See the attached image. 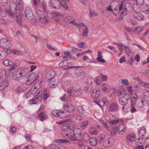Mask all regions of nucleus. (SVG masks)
Listing matches in <instances>:
<instances>
[{"label": "nucleus", "mask_w": 149, "mask_h": 149, "mask_svg": "<svg viewBox=\"0 0 149 149\" xmlns=\"http://www.w3.org/2000/svg\"><path fill=\"white\" fill-rule=\"evenodd\" d=\"M94 81V80L92 78H89L87 79V83L89 85L92 86V84Z\"/></svg>", "instance_id": "60"}, {"label": "nucleus", "mask_w": 149, "mask_h": 149, "mask_svg": "<svg viewBox=\"0 0 149 149\" xmlns=\"http://www.w3.org/2000/svg\"><path fill=\"white\" fill-rule=\"evenodd\" d=\"M114 142V140L108 138L104 140L103 143V145L105 147H109L111 146Z\"/></svg>", "instance_id": "14"}, {"label": "nucleus", "mask_w": 149, "mask_h": 149, "mask_svg": "<svg viewBox=\"0 0 149 149\" xmlns=\"http://www.w3.org/2000/svg\"><path fill=\"white\" fill-rule=\"evenodd\" d=\"M28 98H29L31 97L33 95L30 90L28 92H27L25 95Z\"/></svg>", "instance_id": "63"}, {"label": "nucleus", "mask_w": 149, "mask_h": 149, "mask_svg": "<svg viewBox=\"0 0 149 149\" xmlns=\"http://www.w3.org/2000/svg\"><path fill=\"white\" fill-rule=\"evenodd\" d=\"M109 131H110L111 135L113 136L118 131V129L117 127L116 126H114L111 128V129H110V130Z\"/></svg>", "instance_id": "36"}, {"label": "nucleus", "mask_w": 149, "mask_h": 149, "mask_svg": "<svg viewBox=\"0 0 149 149\" xmlns=\"http://www.w3.org/2000/svg\"><path fill=\"white\" fill-rule=\"evenodd\" d=\"M27 73L24 70H22L18 72V79L19 80L25 79L26 77Z\"/></svg>", "instance_id": "25"}, {"label": "nucleus", "mask_w": 149, "mask_h": 149, "mask_svg": "<svg viewBox=\"0 0 149 149\" xmlns=\"http://www.w3.org/2000/svg\"><path fill=\"white\" fill-rule=\"evenodd\" d=\"M39 117H40V120L43 121L47 118L48 117L44 112L40 113L38 115Z\"/></svg>", "instance_id": "33"}, {"label": "nucleus", "mask_w": 149, "mask_h": 149, "mask_svg": "<svg viewBox=\"0 0 149 149\" xmlns=\"http://www.w3.org/2000/svg\"><path fill=\"white\" fill-rule=\"evenodd\" d=\"M62 1L64 2H68V0H51L50 3L51 6L54 8L60 9L62 5Z\"/></svg>", "instance_id": "4"}, {"label": "nucleus", "mask_w": 149, "mask_h": 149, "mask_svg": "<svg viewBox=\"0 0 149 149\" xmlns=\"http://www.w3.org/2000/svg\"><path fill=\"white\" fill-rule=\"evenodd\" d=\"M118 106L117 103L115 102L113 103L110 105L109 110L111 111H116L118 109Z\"/></svg>", "instance_id": "24"}, {"label": "nucleus", "mask_w": 149, "mask_h": 149, "mask_svg": "<svg viewBox=\"0 0 149 149\" xmlns=\"http://www.w3.org/2000/svg\"><path fill=\"white\" fill-rule=\"evenodd\" d=\"M3 49L6 51L3 52L0 50V59H2L6 58L8 54H10V51L8 48L4 47Z\"/></svg>", "instance_id": "15"}, {"label": "nucleus", "mask_w": 149, "mask_h": 149, "mask_svg": "<svg viewBox=\"0 0 149 149\" xmlns=\"http://www.w3.org/2000/svg\"><path fill=\"white\" fill-rule=\"evenodd\" d=\"M3 63L5 66H9L11 65L12 62L11 61L6 59L4 60Z\"/></svg>", "instance_id": "44"}, {"label": "nucleus", "mask_w": 149, "mask_h": 149, "mask_svg": "<svg viewBox=\"0 0 149 149\" xmlns=\"http://www.w3.org/2000/svg\"><path fill=\"white\" fill-rule=\"evenodd\" d=\"M77 110L81 114H83L84 113V110L82 107L81 106H79L77 107Z\"/></svg>", "instance_id": "57"}, {"label": "nucleus", "mask_w": 149, "mask_h": 149, "mask_svg": "<svg viewBox=\"0 0 149 149\" xmlns=\"http://www.w3.org/2000/svg\"><path fill=\"white\" fill-rule=\"evenodd\" d=\"M116 4V6L114 9V10L117 11V12H119L121 10L123 6V3L121 2L120 3L117 2Z\"/></svg>", "instance_id": "26"}, {"label": "nucleus", "mask_w": 149, "mask_h": 149, "mask_svg": "<svg viewBox=\"0 0 149 149\" xmlns=\"http://www.w3.org/2000/svg\"><path fill=\"white\" fill-rule=\"evenodd\" d=\"M146 129L144 127H142L139 131V135L141 137L144 136L146 135Z\"/></svg>", "instance_id": "35"}, {"label": "nucleus", "mask_w": 149, "mask_h": 149, "mask_svg": "<svg viewBox=\"0 0 149 149\" xmlns=\"http://www.w3.org/2000/svg\"><path fill=\"white\" fill-rule=\"evenodd\" d=\"M42 101V93L39 92L37 95L30 100L29 103L30 104H36L41 102Z\"/></svg>", "instance_id": "7"}, {"label": "nucleus", "mask_w": 149, "mask_h": 149, "mask_svg": "<svg viewBox=\"0 0 149 149\" xmlns=\"http://www.w3.org/2000/svg\"><path fill=\"white\" fill-rule=\"evenodd\" d=\"M51 113L54 116L56 117L58 116L60 118H63V117L62 116H61V113H60V112H59L58 111L56 110L52 111Z\"/></svg>", "instance_id": "37"}, {"label": "nucleus", "mask_w": 149, "mask_h": 149, "mask_svg": "<svg viewBox=\"0 0 149 149\" xmlns=\"http://www.w3.org/2000/svg\"><path fill=\"white\" fill-rule=\"evenodd\" d=\"M118 131L119 132V134H123L125 132V126L123 123H120L118 127Z\"/></svg>", "instance_id": "18"}, {"label": "nucleus", "mask_w": 149, "mask_h": 149, "mask_svg": "<svg viewBox=\"0 0 149 149\" xmlns=\"http://www.w3.org/2000/svg\"><path fill=\"white\" fill-rule=\"evenodd\" d=\"M71 135L69 136V139L72 141L77 140V138H80L82 136V131L81 129L75 127L71 130Z\"/></svg>", "instance_id": "2"}, {"label": "nucleus", "mask_w": 149, "mask_h": 149, "mask_svg": "<svg viewBox=\"0 0 149 149\" xmlns=\"http://www.w3.org/2000/svg\"><path fill=\"white\" fill-rule=\"evenodd\" d=\"M49 96V92L48 91L45 90L43 91V98L45 100H47Z\"/></svg>", "instance_id": "43"}, {"label": "nucleus", "mask_w": 149, "mask_h": 149, "mask_svg": "<svg viewBox=\"0 0 149 149\" xmlns=\"http://www.w3.org/2000/svg\"><path fill=\"white\" fill-rule=\"evenodd\" d=\"M142 12L146 13H149V6L147 5H143L142 6L141 9Z\"/></svg>", "instance_id": "29"}, {"label": "nucleus", "mask_w": 149, "mask_h": 149, "mask_svg": "<svg viewBox=\"0 0 149 149\" xmlns=\"http://www.w3.org/2000/svg\"><path fill=\"white\" fill-rule=\"evenodd\" d=\"M134 103L135 104L136 106L139 108L142 107L144 104L143 99L141 97L136 99L135 102Z\"/></svg>", "instance_id": "17"}, {"label": "nucleus", "mask_w": 149, "mask_h": 149, "mask_svg": "<svg viewBox=\"0 0 149 149\" xmlns=\"http://www.w3.org/2000/svg\"><path fill=\"white\" fill-rule=\"evenodd\" d=\"M62 128L63 129L61 132V135L64 137L69 139V136L71 135V130H69L66 127H65L64 125L63 126Z\"/></svg>", "instance_id": "9"}, {"label": "nucleus", "mask_w": 149, "mask_h": 149, "mask_svg": "<svg viewBox=\"0 0 149 149\" xmlns=\"http://www.w3.org/2000/svg\"><path fill=\"white\" fill-rule=\"evenodd\" d=\"M89 141L90 144L93 146H96L97 143V139L93 137L91 138Z\"/></svg>", "instance_id": "32"}, {"label": "nucleus", "mask_w": 149, "mask_h": 149, "mask_svg": "<svg viewBox=\"0 0 149 149\" xmlns=\"http://www.w3.org/2000/svg\"><path fill=\"white\" fill-rule=\"evenodd\" d=\"M22 17L23 15L22 14H20L17 16L16 19V21L21 26H22V23L23 20L22 18Z\"/></svg>", "instance_id": "31"}, {"label": "nucleus", "mask_w": 149, "mask_h": 149, "mask_svg": "<svg viewBox=\"0 0 149 149\" xmlns=\"http://www.w3.org/2000/svg\"><path fill=\"white\" fill-rule=\"evenodd\" d=\"M26 89V88L23 85H21L16 88L15 92L17 94H19L24 92Z\"/></svg>", "instance_id": "22"}, {"label": "nucleus", "mask_w": 149, "mask_h": 149, "mask_svg": "<svg viewBox=\"0 0 149 149\" xmlns=\"http://www.w3.org/2000/svg\"><path fill=\"white\" fill-rule=\"evenodd\" d=\"M130 98V96L129 95L119 98H118L119 103L121 105H126L128 103Z\"/></svg>", "instance_id": "11"}, {"label": "nucleus", "mask_w": 149, "mask_h": 149, "mask_svg": "<svg viewBox=\"0 0 149 149\" xmlns=\"http://www.w3.org/2000/svg\"><path fill=\"white\" fill-rule=\"evenodd\" d=\"M77 27L79 28H81L83 27H85V26H87L86 25H85L83 23H77V24L76 26Z\"/></svg>", "instance_id": "62"}, {"label": "nucleus", "mask_w": 149, "mask_h": 149, "mask_svg": "<svg viewBox=\"0 0 149 149\" xmlns=\"http://www.w3.org/2000/svg\"><path fill=\"white\" fill-rule=\"evenodd\" d=\"M144 97L145 99L149 98V91H147L144 93Z\"/></svg>", "instance_id": "64"}, {"label": "nucleus", "mask_w": 149, "mask_h": 149, "mask_svg": "<svg viewBox=\"0 0 149 149\" xmlns=\"http://www.w3.org/2000/svg\"><path fill=\"white\" fill-rule=\"evenodd\" d=\"M134 13H133L134 16L137 19L139 20L142 19L143 18V16L142 14L139 13L138 10H135L134 9Z\"/></svg>", "instance_id": "20"}, {"label": "nucleus", "mask_w": 149, "mask_h": 149, "mask_svg": "<svg viewBox=\"0 0 149 149\" xmlns=\"http://www.w3.org/2000/svg\"><path fill=\"white\" fill-rule=\"evenodd\" d=\"M140 85L144 88H149V83H146L143 81H140Z\"/></svg>", "instance_id": "51"}, {"label": "nucleus", "mask_w": 149, "mask_h": 149, "mask_svg": "<svg viewBox=\"0 0 149 149\" xmlns=\"http://www.w3.org/2000/svg\"><path fill=\"white\" fill-rule=\"evenodd\" d=\"M143 138L141 137L139 138L135 141V143L136 145H139L142 143V140Z\"/></svg>", "instance_id": "58"}, {"label": "nucleus", "mask_w": 149, "mask_h": 149, "mask_svg": "<svg viewBox=\"0 0 149 149\" xmlns=\"http://www.w3.org/2000/svg\"><path fill=\"white\" fill-rule=\"evenodd\" d=\"M89 131L91 134L93 135H97L98 134V131L95 127L93 126H91L89 128Z\"/></svg>", "instance_id": "30"}, {"label": "nucleus", "mask_w": 149, "mask_h": 149, "mask_svg": "<svg viewBox=\"0 0 149 149\" xmlns=\"http://www.w3.org/2000/svg\"><path fill=\"white\" fill-rule=\"evenodd\" d=\"M122 49L123 50L125 49V52L127 54H128L130 53V48L129 46H123V47L122 48Z\"/></svg>", "instance_id": "48"}, {"label": "nucleus", "mask_w": 149, "mask_h": 149, "mask_svg": "<svg viewBox=\"0 0 149 149\" xmlns=\"http://www.w3.org/2000/svg\"><path fill=\"white\" fill-rule=\"evenodd\" d=\"M76 74L77 77H80L84 74V72L82 70H77L76 71Z\"/></svg>", "instance_id": "46"}, {"label": "nucleus", "mask_w": 149, "mask_h": 149, "mask_svg": "<svg viewBox=\"0 0 149 149\" xmlns=\"http://www.w3.org/2000/svg\"><path fill=\"white\" fill-rule=\"evenodd\" d=\"M25 14L27 19L29 20L33 19L34 17L32 10L29 7H26L25 10Z\"/></svg>", "instance_id": "8"}, {"label": "nucleus", "mask_w": 149, "mask_h": 149, "mask_svg": "<svg viewBox=\"0 0 149 149\" xmlns=\"http://www.w3.org/2000/svg\"><path fill=\"white\" fill-rule=\"evenodd\" d=\"M89 121L86 120L82 122L80 124V127L82 129H84L88 125Z\"/></svg>", "instance_id": "34"}, {"label": "nucleus", "mask_w": 149, "mask_h": 149, "mask_svg": "<svg viewBox=\"0 0 149 149\" xmlns=\"http://www.w3.org/2000/svg\"><path fill=\"white\" fill-rule=\"evenodd\" d=\"M64 107L66 111L70 113H73L75 111L74 107L71 104L66 103L64 106Z\"/></svg>", "instance_id": "12"}, {"label": "nucleus", "mask_w": 149, "mask_h": 149, "mask_svg": "<svg viewBox=\"0 0 149 149\" xmlns=\"http://www.w3.org/2000/svg\"><path fill=\"white\" fill-rule=\"evenodd\" d=\"M82 139L84 141L87 142L90 139L88 134L86 133L83 134L82 135Z\"/></svg>", "instance_id": "38"}, {"label": "nucleus", "mask_w": 149, "mask_h": 149, "mask_svg": "<svg viewBox=\"0 0 149 149\" xmlns=\"http://www.w3.org/2000/svg\"><path fill=\"white\" fill-rule=\"evenodd\" d=\"M101 88L102 90L105 91H107L108 88V86L106 84H103L101 86Z\"/></svg>", "instance_id": "49"}, {"label": "nucleus", "mask_w": 149, "mask_h": 149, "mask_svg": "<svg viewBox=\"0 0 149 149\" xmlns=\"http://www.w3.org/2000/svg\"><path fill=\"white\" fill-rule=\"evenodd\" d=\"M51 15L52 18L57 22H58L60 19L63 18L64 17L63 15L55 12L51 13Z\"/></svg>", "instance_id": "13"}, {"label": "nucleus", "mask_w": 149, "mask_h": 149, "mask_svg": "<svg viewBox=\"0 0 149 149\" xmlns=\"http://www.w3.org/2000/svg\"><path fill=\"white\" fill-rule=\"evenodd\" d=\"M56 75L55 72L53 70H50L48 72L47 76L51 77L48 80L50 81L49 86L50 88L55 87L57 84L58 81H56L55 77Z\"/></svg>", "instance_id": "3"}, {"label": "nucleus", "mask_w": 149, "mask_h": 149, "mask_svg": "<svg viewBox=\"0 0 149 149\" xmlns=\"http://www.w3.org/2000/svg\"><path fill=\"white\" fill-rule=\"evenodd\" d=\"M143 29V28L141 27H137L134 29L133 31L134 33L137 34L142 31Z\"/></svg>", "instance_id": "42"}, {"label": "nucleus", "mask_w": 149, "mask_h": 149, "mask_svg": "<svg viewBox=\"0 0 149 149\" xmlns=\"http://www.w3.org/2000/svg\"><path fill=\"white\" fill-rule=\"evenodd\" d=\"M57 124H62L65 123L63 125L64 127H66L68 130H72L75 127H74L75 125V123L73 121H71V119H68L65 120H63L61 121L56 122Z\"/></svg>", "instance_id": "6"}, {"label": "nucleus", "mask_w": 149, "mask_h": 149, "mask_svg": "<svg viewBox=\"0 0 149 149\" xmlns=\"http://www.w3.org/2000/svg\"><path fill=\"white\" fill-rule=\"evenodd\" d=\"M93 89L92 86H87L84 88V90L87 93H90Z\"/></svg>", "instance_id": "40"}, {"label": "nucleus", "mask_w": 149, "mask_h": 149, "mask_svg": "<svg viewBox=\"0 0 149 149\" xmlns=\"http://www.w3.org/2000/svg\"><path fill=\"white\" fill-rule=\"evenodd\" d=\"M68 64V62L67 60H64L61 61L59 64V65L60 67H63L67 66Z\"/></svg>", "instance_id": "47"}, {"label": "nucleus", "mask_w": 149, "mask_h": 149, "mask_svg": "<svg viewBox=\"0 0 149 149\" xmlns=\"http://www.w3.org/2000/svg\"><path fill=\"white\" fill-rule=\"evenodd\" d=\"M117 94L118 98L128 95L126 91L122 88L120 89L118 91Z\"/></svg>", "instance_id": "19"}, {"label": "nucleus", "mask_w": 149, "mask_h": 149, "mask_svg": "<svg viewBox=\"0 0 149 149\" xmlns=\"http://www.w3.org/2000/svg\"><path fill=\"white\" fill-rule=\"evenodd\" d=\"M122 107V110L123 112L125 113H127L130 110V107L129 105H123Z\"/></svg>", "instance_id": "41"}, {"label": "nucleus", "mask_w": 149, "mask_h": 149, "mask_svg": "<svg viewBox=\"0 0 149 149\" xmlns=\"http://www.w3.org/2000/svg\"><path fill=\"white\" fill-rule=\"evenodd\" d=\"M100 94V91L98 89H94L91 93V96L93 98L96 99L98 98Z\"/></svg>", "instance_id": "21"}, {"label": "nucleus", "mask_w": 149, "mask_h": 149, "mask_svg": "<svg viewBox=\"0 0 149 149\" xmlns=\"http://www.w3.org/2000/svg\"><path fill=\"white\" fill-rule=\"evenodd\" d=\"M136 2V5L140 6V5H142L143 3V0H133Z\"/></svg>", "instance_id": "56"}, {"label": "nucleus", "mask_w": 149, "mask_h": 149, "mask_svg": "<svg viewBox=\"0 0 149 149\" xmlns=\"http://www.w3.org/2000/svg\"><path fill=\"white\" fill-rule=\"evenodd\" d=\"M136 137L135 134L134 133H130L127 136V140L130 142L134 141Z\"/></svg>", "instance_id": "27"}, {"label": "nucleus", "mask_w": 149, "mask_h": 149, "mask_svg": "<svg viewBox=\"0 0 149 149\" xmlns=\"http://www.w3.org/2000/svg\"><path fill=\"white\" fill-rule=\"evenodd\" d=\"M67 93L70 96L81 95L83 91L81 89L80 86L78 84H75L70 88L68 89Z\"/></svg>", "instance_id": "1"}, {"label": "nucleus", "mask_w": 149, "mask_h": 149, "mask_svg": "<svg viewBox=\"0 0 149 149\" xmlns=\"http://www.w3.org/2000/svg\"><path fill=\"white\" fill-rule=\"evenodd\" d=\"M17 4L15 3H13L10 4L9 8L10 10L15 12V14H16L17 11Z\"/></svg>", "instance_id": "28"}, {"label": "nucleus", "mask_w": 149, "mask_h": 149, "mask_svg": "<svg viewBox=\"0 0 149 149\" xmlns=\"http://www.w3.org/2000/svg\"><path fill=\"white\" fill-rule=\"evenodd\" d=\"M130 109L131 110V112L132 113H135L137 111V110L135 108V107L132 104L131 106V107Z\"/></svg>", "instance_id": "59"}, {"label": "nucleus", "mask_w": 149, "mask_h": 149, "mask_svg": "<svg viewBox=\"0 0 149 149\" xmlns=\"http://www.w3.org/2000/svg\"><path fill=\"white\" fill-rule=\"evenodd\" d=\"M1 85L5 88L8 86L9 83L7 80H3L2 81V83Z\"/></svg>", "instance_id": "52"}, {"label": "nucleus", "mask_w": 149, "mask_h": 149, "mask_svg": "<svg viewBox=\"0 0 149 149\" xmlns=\"http://www.w3.org/2000/svg\"><path fill=\"white\" fill-rule=\"evenodd\" d=\"M0 43L2 45L8 47V48L11 47L8 40L5 38H1L0 40Z\"/></svg>", "instance_id": "23"}, {"label": "nucleus", "mask_w": 149, "mask_h": 149, "mask_svg": "<svg viewBox=\"0 0 149 149\" xmlns=\"http://www.w3.org/2000/svg\"><path fill=\"white\" fill-rule=\"evenodd\" d=\"M131 6V4L129 3H126L124 6V10L122 12H121L120 16V18H119V19L120 20H123V16L126 15L127 14V12L125 11H127V9Z\"/></svg>", "instance_id": "16"}, {"label": "nucleus", "mask_w": 149, "mask_h": 149, "mask_svg": "<svg viewBox=\"0 0 149 149\" xmlns=\"http://www.w3.org/2000/svg\"><path fill=\"white\" fill-rule=\"evenodd\" d=\"M42 7V8L43 11L46 13L47 10V7L46 3L44 2H42L41 4Z\"/></svg>", "instance_id": "54"}, {"label": "nucleus", "mask_w": 149, "mask_h": 149, "mask_svg": "<svg viewBox=\"0 0 149 149\" xmlns=\"http://www.w3.org/2000/svg\"><path fill=\"white\" fill-rule=\"evenodd\" d=\"M38 78V75L37 74H32L28 78L26 84L27 85H30L33 84L35 81Z\"/></svg>", "instance_id": "10"}, {"label": "nucleus", "mask_w": 149, "mask_h": 149, "mask_svg": "<svg viewBox=\"0 0 149 149\" xmlns=\"http://www.w3.org/2000/svg\"><path fill=\"white\" fill-rule=\"evenodd\" d=\"M18 72H14L13 74V78L14 80H19V79H18Z\"/></svg>", "instance_id": "50"}, {"label": "nucleus", "mask_w": 149, "mask_h": 149, "mask_svg": "<svg viewBox=\"0 0 149 149\" xmlns=\"http://www.w3.org/2000/svg\"><path fill=\"white\" fill-rule=\"evenodd\" d=\"M88 29L87 26H85L83 30L82 36L83 37H86L88 33Z\"/></svg>", "instance_id": "39"}, {"label": "nucleus", "mask_w": 149, "mask_h": 149, "mask_svg": "<svg viewBox=\"0 0 149 149\" xmlns=\"http://www.w3.org/2000/svg\"><path fill=\"white\" fill-rule=\"evenodd\" d=\"M102 124L103 125V126L108 131L110 130V129H111L109 125L108 124H107L106 123L104 122L102 120L101 122Z\"/></svg>", "instance_id": "45"}, {"label": "nucleus", "mask_w": 149, "mask_h": 149, "mask_svg": "<svg viewBox=\"0 0 149 149\" xmlns=\"http://www.w3.org/2000/svg\"><path fill=\"white\" fill-rule=\"evenodd\" d=\"M37 14L38 19V23L41 26H44L47 22V18L41 10H38L37 12Z\"/></svg>", "instance_id": "5"}, {"label": "nucleus", "mask_w": 149, "mask_h": 149, "mask_svg": "<svg viewBox=\"0 0 149 149\" xmlns=\"http://www.w3.org/2000/svg\"><path fill=\"white\" fill-rule=\"evenodd\" d=\"M105 135L104 134H101L100 136V143L103 142V141L105 139Z\"/></svg>", "instance_id": "61"}, {"label": "nucleus", "mask_w": 149, "mask_h": 149, "mask_svg": "<svg viewBox=\"0 0 149 149\" xmlns=\"http://www.w3.org/2000/svg\"><path fill=\"white\" fill-rule=\"evenodd\" d=\"M16 130V128L14 126H12L9 130V132L10 134L14 133Z\"/></svg>", "instance_id": "55"}, {"label": "nucleus", "mask_w": 149, "mask_h": 149, "mask_svg": "<svg viewBox=\"0 0 149 149\" xmlns=\"http://www.w3.org/2000/svg\"><path fill=\"white\" fill-rule=\"evenodd\" d=\"M119 119H115L109 122V125H116L119 122Z\"/></svg>", "instance_id": "53"}]
</instances>
